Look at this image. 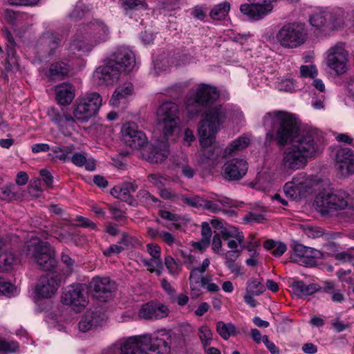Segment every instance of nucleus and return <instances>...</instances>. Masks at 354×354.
I'll return each mask as SVG.
<instances>
[{"label":"nucleus","mask_w":354,"mask_h":354,"mask_svg":"<svg viewBox=\"0 0 354 354\" xmlns=\"http://www.w3.org/2000/svg\"><path fill=\"white\" fill-rule=\"evenodd\" d=\"M218 97V91L215 87L201 84L185 102L189 118L198 114L201 106H207L201 115L202 119L198 128L200 145L203 149L210 147L215 142L216 133L229 115L225 106H212Z\"/></svg>","instance_id":"f257e3e1"},{"label":"nucleus","mask_w":354,"mask_h":354,"mask_svg":"<svg viewBox=\"0 0 354 354\" xmlns=\"http://www.w3.org/2000/svg\"><path fill=\"white\" fill-rule=\"evenodd\" d=\"M314 194L313 206L322 216L344 209L348 205V194L335 189L326 178L311 176V194Z\"/></svg>","instance_id":"f03ea898"},{"label":"nucleus","mask_w":354,"mask_h":354,"mask_svg":"<svg viewBox=\"0 0 354 354\" xmlns=\"http://www.w3.org/2000/svg\"><path fill=\"white\" fill-rule=\"evenodd\" d=\"M110 36L109 26L100 19L80 24L68 46V54H73L77 50L82 55H86L95 46L108 41Z\"/></svg>","instance_id":"7ed1b4c3"},{"label":"nucleus","mask_w":354,"mask_h":354,"mask_svg":"<svg viewBox=\"0 0 354 354\" xmlns=\"http://www.w3.org/2000/svg\"><path fill=\"white\" fill-rule=\"evenodd\" d=\"M169 334L165 329L153 333H146L124 337L116 342L109 348H118L119 354H157L160 348L168 347Z\"/></svg>","instance_id":"20e7f679"},{"label":"nucleus","mask_w":354,"mask_h":354,"mask_svg":"<svg viewBox=\"0 0 354 354\" xmlns=\"http://www.w3.org/2000/svg\"><path fill=\"white\" fill-rule=\"evenodd\" d=\"M263 125L267 130L266 142H270L274 139L273 129L279 125L274 138L280 145L288 144L294 133L306 127L295 115L282 111L266 113L263 120Z\"/></svg>","instance_id":"39448f33"},{"label":"nucleus","mask_w":354,"mask_h":354,"mask_svg":"<svg viewBox=\"0 0 354 354\" xmlns=\"http://www.w3.org/2000/svg\"><path fill=\"white\" fill-rule=\"evenodd\" d=\"M290 142L294 144L284 151L280 165L281 171L289 174L304 168L308 162L310 154V131L308 127L294 133Z\"/></svg>","instance_id":"423d86ee"},{"label":"nucleus","mask_w":354,"mask_h":354,"mask_svg":"<svg viewBox=\"0 0 354 354\" xmlns=\"http://www.w3.org/2000/svg\"><path fill=\"white\" fill-rule=\"evenodd\" d=\"M24 252L27 257L44 270H51L57 266L54 249L48 243L41 241L37 236H32L26 243Z\"/></svg>","instance_id":"0eeeda50"},{"label":"nucleus","mask_w":354,"mask_h":354,"mask_svg":"<svg viewBox=\"0 0 354 354\" xmlns=\"http://www.w3.org/2000/svg\"><path fill=\"white\" fill-rule=\"evenodd\" d=\"M156 119L165 137L174 135L180 122L178 106L171 102H164L157 109Z\"/></svg>","instance_id":"6e6552de"},{"label":"nucleus","mask_w":354,"mask_h":354,"mask_svg":"<svg viewBox=\"0 0 354 354\" xmlns=\"http://www.w3.org/2000/svg\"><path fill=\"white\" fill-rule=\"evenodd\" d=\"M102 104V98L99 93H86L76 100L73 106V115L77 120L87 122L98 112Z\"/></svg>","instance_id":"1a4fd4ad"},{"label":"nucleus","mask_w":354,"mask_h":354,"mask_svg":"<svg viewBox=\"0 0 354 354\" xmlns=\"http://www.w3.org/2000/svg\"><path fill=\"white\" fill-rule=\"evenodd\" d=\"M181 200L189 206L203 207L212 213L221 212L223 210V207L232 205V201L229 198L216 194H210L207 199H204L198 196H182Z\"/></svg>","instance_id":"9d476101"},{"label":"nucleus","mask_w":354,"mask_h":354,"mask_svg":"<svg viewBox=\"0 0 354 354\" xmlns=\"http://www.w3.org/2000/svg\"><path fill=\"white\" fill-rule=\"evenodd\" d=\"M276 39L283 48H297L305 41L303 28L296 23L286 24L277 32Z\"/></svg>","instance_id":"9b49d317"},{"label":"nucleus","mask_w":354,"mask_h":354,"mask_svg":"<svg viewBox=\"0 0 354 354\" xmlns=\"http://www.w3.org/2000/svg\"><path fill=\"white\" fill-rule=\"evenodd\" d=\"M64 304L69 306L74 311L83 310L88 303V293L84 284H75L67 287L62 296Z\"/></svg>","instance_id":"f8f14e48"},{"label":"nucleus","mask_w":354,"mask_h":354,"mask_svg":"<svg viewBox=\"0 0 354 354\" xmlns=\"http://www.w3.org/2000/svg\"><path fill=\"white\" fill-rule=\"evenodd\" d=\"M250 3H242L239 10L250 21H257L270 15L274 8L276 0H248Z\"/></svg>","instance_id":"ddd939ff"},{"label":"nucleus","mask_w":354,"mask_h":354,"mask_svg":"<svg viewBox=\"0 0 354 354\" xmlns=\"http://www.w3.org/2000/svg\"><path fill=\"white\" fill-rule=\"evenodd\" d=\"M348 53L343 43H338L331 46L327 51L326 65L338 75L344 74L347 71Z\"/></svg>","instance_id":"4468645a"},{"label":"nucleus","mask_w":354,"mask_h":354,"mask_svg":"<svg viewBox=\"0 0 354 354\" xmlns=\"http://www.w3.org/2000/svg\"><path fill=\"white\" fill-rule=\"evenodd\" d=\"M121 138L126 145L132 149H140L147 143L146 135L138 129L133 122L124 123L121 127Z\"/></svg>","instance_id":"2eb2a0df"},{"label":"nucleus","mask_w":354,"mask_h":354,"mask_svg":"<svg viewBox=\"0 0 354 354\" xmlns=\"http://www.w3.org/2000/svg\"><path fill=\"white\" fill-rule=\"evenodd\" d=\"M309 189L310 178L308 174L304 173L298 174L292 181L286 183L283 187L285 194L292 200L306 196Z\"/></svg>","instance_id":"dca6fc26"},{"label":"nucleus","mask_w":354,"mask_h":354,"mask_svg":"<svg viewBox=\"0 0 354 354\" xmlns=\"http://www.w3.org/2000/svg\"><path fill=\"white\" fill-rule=\"evenodd\" d=\"M334 164L338 174L348 177L354 174V153L346 147H340L335 153Z\"/></svg>","instance_id":"f3484780"},{"label":"nucleus","mask_w":354,"mask_h":354,"mask_svg":"<svg viewBox=\"0 0 354 354\" xmlns=\"http://www.w3.org/2000/svg\"><path fill=\"white\" fill-rule=\"evenodd\" d=\"M120 69L109 58L106 62L99 66L93 73V80L99 85H111L120 77Z\"/></svg>","instance_id":"a211bd4d"},{"label":"nucleus","mask_w":354,"mask_h":354,"mask_svg":"<svg viewBox=\"0 0 354 354\" xmlns=\"http://www.w3.org/2000/svg\"><path fill=\"white\" fill-rule=\"evenodd\" d=\"M248 169L247 161L241 158H232L223 166V177L228 180H239L246 174Z\"/></svg>","instance_id":"6ab92c4d"},{"label":"nucleus","mask_w":354,"mask_h":354,"mask_svg":"<svg viewBox=\"0 0 354 354\" xmlns=\"http://www.w3.org/2000/svg\"><path fill=\"white\" fill-rule=\"evenodd\" d=\"M61 283L60 277L56 274H47L39 279L35 293L39 297L50 298L57 291Z\"/></svg>","instance_id":"aec40b11"},{"label":"nucleus","mask_w":354,"mask_h":354,"mask_svg":"<svg viewBox=\"0 0 354 354\" xmlns=\"http://www.w3.org/2000/svg\"><path fill=\"white\" fill-rule=\"evenodd\" d=\"M106 319V315L99 310H88L79 322V330L83 333L95 330L105 325Z\"/></svg>","instance_id":"412c9836"},{"label":"nucleus","mask_w":354,"mask_h":354,"mask_svg":"<svg viewBox=\"0 0 354 354\" xmlns=\"http://www.w3.org/2000/svg\"><path fill=\"white\" fill-rule=\"evenodd\" d=\"M109 59L116 66L119 67L120 71L123 70L126 72H130L136 67L135 55L127 48H118L110 55Z\"/></svg>","instance_id":"4be33fe9"},{"label":"nucleus","mask_w":354,"mask_h":354,"mask_svg":"<svg viewBox=\"0 0 354 354\" xmlns=\"http://www.w3.org/2000/svg\"><path fill=\"white\" fill-rule=\"evenodd\" d=\"M133 95L134 88L131 82L120 83L109 100V104L113 107L125 106Z\"/></svg>","instance_id":"5701e85b"},{"label":"nucleus","mask_w":354,"mask_h":354,"mask_svg":"<svg viewBox=\"0 0 354 354\" xmlns=\"http://www.w3.org/2000/svg\"><path fill=\"white\" fill-rule=\"evenodd\" d=\"M317 68L311 64V86L319 91L317 95L314 93L311 103L315 109H322L324 108L326 86L323 80L317 78Z\"/></svg>","instance_id":"b1692460"},{"label":"nucleus","mask_w":354,"mask_h":354,"mask_svg":"<svg viewBox=\"0 0 354 354\" xmlns=\"http://www.w3.org/2000/svg\"><path fill=\"white\" fill-rule=\"evenodd\" d=\"M221 236L229 249L242 252L244 235L239 228L234 226L225 227L221 230Z\"/></svg>","instance_id":"393cba45"},{"label":"nucleus","mask_w":354,"mask_h":354,"mask_svg":"<svg viewBox=\"0 0 354 354\" xmlns=\"http://www.w3.org/2000/svg\"><path fill=\"white\" fill-rule=\"evenodd\" d=\"M188 62L187 59H180L176 60V57L170 56L166 53L158 55L153 62V69L151 73L155 75H160L162 72L167 71L174 65L180 66L186 64Z\"/></svg>","instance_id":"a878e982"},{"label":"nucleus","mask_w":354,"mask_h":354,"mask_svg":"<svg viewBox=\"0 0 354 354\" xmlns=\"http://www.w3.org/2000/svg\"><path fill=\"white\" fill-rule=\"evenodd\" d=\"M168 308L161 304L147 303L143 305L139 310L138 315L146 319H158L167 317Z\"/></svg>","instance_id":"bb28decb"},{"label":"nucleus","mask_w":354,"mask_h":354,"mask_svg":"<svg viewBox=\"0 0 354 354\" xmlns=\"http://www.w3.org/2000/svg\"><path fill=\"white\" fill-rule=\"evenodd\" d=\"M169 153L167 142L161 141L154 144L150 150L142 153L143 158L151 163H159L163 162Z\"/></svg>","instance_id":"cd10ccee"},{"label":"nucleus","mask_w":354,"mask_h":354,"mask_svg":"<svg viewBox=\"0 0 354 354\" xmlns=\"http://www.w3.org/2000/svg\"><path fill=\"white\" fill-rule=\"evenodd\" d=\"M89 286L90 288L97 294L96 297H102L103 294L111 293L116 289L115 282L108 277H94Z\"/></svg>","instance_id":"c85d7f7f"},{"label":"nucleus","mask_w":354,"mask_h":354,"mask_svg":"<svg viewBox=\"0 0 354 354\" xmlns=\"http://www.w3.org/2000/svg\"><path fill=\"white\" fill-rule=\"evenodd\" d=\"M210 265L208 258L205 259L201 265L191 270L189 275V286L192 292L198 295L201 284L202 274L206 271Z\"/></svg>","instance_id":"c756f323"},{"label":"nucleus","mask_w":354,"mask_h":354,"mask_svg":"<svg viewBox=\"0 0 354 354\" xmlns=\"http://www.w3.org/2000/svg\"><path fill=\"white\" fill-rule=\"evenodd\" d=\"M250 143V138L248 136H239L228 144L223 152V157L226 158L237 155L246 149Z\"/></svg>","instance_id":"7c9ffc66"},{"label":"nucleus","mask_w":354,"mask_h":354,"mask_svg":"<svg viewBox=\"0 0 354 354\" xmlns=\"http://www.w3.org/2000/svg\"><path fill=\"white\" fill-rule=\"evenodd\" d=\"M56 99L63 106L71 103L75 97V88L70 84H62L56 86Z\"/></svg>","instance_id":"2f4dec72"},{"label":"nucleus","mask_w":354,"mask_h":354,"mask_svg":"<svg viewBox=\"0 0 354 354\" xmlns=\"http://www.w3.org/2000/svg\"><path fill=\"white\" fill-rule=\"evenodd\" d=\"M326 144L324 132L317 128L311 127V158L321 154Z\"/></svg>","instance_id":"473e14b6"},{"label":"nucleus","mask_w":354,"mask_h":354,"mask_svg":"<svg viewBox=\"0 0 354 354\" xmlns=\"http://www.w3.org/2000/svg\"><path fill=\"white\" fill-rule=\"evenodd\" d=\"M20 258L11 250L0 254V271L7 272L15 269L20 263Z\"/></svg>","instance_id":"72a5a7b5"},{"label":"nucleus","mask_w":354,"mask_h":354,"mask_svg":"<svg viewBox=\"0 0 354 354\" xmlns=\"http://www.w3.org/2000/svg\"><path fill=\"white\" fill-rule=\"evenodd\" d=\"M292 261L308 267L310 265V251L305 245L300 243H295L293 247V254L291 256Z\"/></svg>","instance_id":"f704fd0d"},{"label":"nucleus","mask_w":354,"mask_h":354,"mask_svg":"<svg viewBox=\"0 0 354 354\" xmlns=\"http://www.w3.org/2000/svg\"><path fill=\"white\" fill-rule=\"evenodd\" d=\"M71 160L75 165L77 167L84 166L88 171H94L95 169L94 159L88 156L86 153H75Z\"/></svg>","instance_id":"c9c22d12"},{"label":"nucleus","mask_w":354,"mask_h":354,"mask_svg":"<svg viewBox=\"0 0 354 354\" xmlns=\"http://www.w3.org/2000/svg\"><path fill=\"white\" fill-rule=\"evenodd\" d=\"M231 5L227 1L215 5L209 12L210 17L214 20L225 19L230 10Z\"/></svg>","instance_id":"e433bc0d"},{"label":"nucleus","mask_w":354,"mask_h":354,"mask_svg":"<svg viewBox=\"0 0 354 354\" xmlns=\"http://www.w3.org/2000/svg\"><path fill=\"white\" fill-rule=\"evenodd\" d=\"M71 71L70 66L64 62L53 63L49 69V75L52 79L62 78L67 75Z\"/></svg>","instance_id":"4c0bfd02"},{"label":"nucleus","mask_w":354,"mask_h":354,"mask_svg":"<svg viewBox=\"0 0 354 354\" xmlns=\"http://www.w3.org/2000/svg\"><path fill=\"white\" fill-rule=\"evenodd\" d=\"M74 151L73 145L68 147L56 146L51 149V153L48 156L52 160L56 161L57 160L66 162L68 160V155L72 153Z\"/></svg>","instance_id":"58836bf2"},{"label":"nucleus","mask_w":354,"mask_h":354,"mask_svg":"<svg viewBox=\"0 0 354 354\" xmlns=\"http://www.w3.org/2000/svg\"><path fill=\"white\" fill-rule=\"evenodd\" d=\"M216 332L224 339H228L231 336L236 335L237 331L235 326L232 323H225L218 321L216 323Z\"/></svg>","instance_id":"ea45409f"},{"label":"nucleus","mask_w":354,"mask_h":354,"mask_svg":"<svg viewBox=\"0 0 354 354\" xmlns=\"http://www.w3.org/2000/svg\"><path fill=\"white\" fill-rule=\"evenodd\" d=\"M325 21V17L322 12L313 15L311 17V33L313 32L316 37H319L324 31Z\"/></svg>","instance_id":"a19ab883"},{"label":"nucleus","mask_w":354,"mask_h":354,"mask_svg":"<svg viewBox=\"0 0 354 354\" xmlns=\"http://www.w3.org/2000/svg\"><path fill=\"white\" fill-rule=\"evenodd\" d=\"M290 286L294 295L299 298H308L310 295L309 285L302 281H294Z\"/></svg>","instance_id":"79ce46f5"},{"label":"nucleus","mask_w":354,"mask_h":354,"mask_svg":"<svg viewBox=\"0 0 354 354\" xmlns=\"http://www.w3.org/2000/svg\"><path fill=\"white\" fill-rule=\"evenodd\" d=\"M61 40L60 35L50 32L45 34L41 38V42L49 46L50 48L49 55H54L55 50L58 47Z\"/></svg>","instance_id":"37998d69"},{"label":"nucleus","mask_w":354,"mask_h":354,"mask_svg":"<svg viewBox=\"0 0 354 354\" xmlns=\"http://www.w3.org/2000/svg\"><path fill=\"white\" fill-rule=\"evenodd\" d=\"M198 336L203 348L210 346L213 338V333L208 326L203 325L200 326L198 329Z\"/></svg>","instance_id":"c03bdc74"},{"label":"nucleus","mask_w":354,"mask_h":354,"mask_svg":"<svg viewBox=\"0 0 354 354\" xmlns=\"http://www.w3.org/2000/svg\"><path fill=\"white\" fill-rule=\"evenodd\" d=\"M122 8L127 12L139 10H146V4L138 0H120Z\"/></svg>","instance_id":"a18cd8bd"},{"label":"nucleus","mask_w":354,"mask_h":354,"mask_svg":"<svg viewBox=\"0 0 354 354\" xmlns=\"http://www.w3.org/2000/svg\"><path fill=\"white\" fill-rule=\"evenodd\" d=\"M266 290L263 284L257 279H250L247 282L245 292L259 296Z\"/></svg>","instance_id":"49530a36"},{"label":"nucleus","mask_w":354,"mask_h":354,"mask_svg":"<svg viewBox=\"0 0 354 354\" xmlns=\"http://www.w3.org/2000/svg\"><path fill=\"white\" fill-rule=\"evenodd\" d=\"M19 349V344L15 341L0 340V354H12Z\"/></svg>","instance_id":"de8ad7c7"},{"label":"nucleus","mask_w":354,"mask_h":354,"mask_svg":"<svg viewBox=\"0 0 354 354\" xmlns=\"http://www.w3.org/2000/svg\"><path fill=\"white\" fill-rule=\"evenodd\" d=\"M179 171L187 178H192L195 174L194 169L187 164V158H184L180 162H176Z\"/></svg>","instance_id":"09e8293b"},{"label":"nucleus","mask_w":354,"mask_h":354,"mask_svg":"<svg viewBox=\"0 0 354 354\" xmlns=\"http://www.w3.org/2000/svg\"><path fill=\"white\" fill-rule=\"evenodd\" d=\"M324 292L330 294L331 299L334 302H342L344 300V295L340 292L339 290L334 288V285L331 282H327L324 287Z\"/></svg>","instance_id":"8fccbe9b"},{"label":"nucleus","mask_w":354,"mask_h":354,"mask_svg":"<svg viewBox=\"0 0 354 354\" xmlns=\"http://www.w3.org/2000/svg\"><path fill=\"white\" fill-rule=\"evenodd\" d=\"M201 241L198 243L200 245H203V248H206L209 244L210 238L212 236V229L209 224L207 222L202 223L201 225Z\"/></svg>","instance_id":"3c124183"},{"label":"nucleus","mask_w":354,"mask_h":354,"mask_svg":"<svg viewBox=\"0 0 354 354\" xmlns=\"http://www.w3.org/2000/svg\"><path fill=\"white\" fill-rule=\"evenodd\" d=\"M111 194L115 198L120 200L128 201L130 198L129 191L127 189L124 184L113 187L111 190Z\"/></svg>","instance_id":"603ef678"},{"label":"nucleus","mask_w":354,"mask_h":354,"mask_svg":"<svg viewBox=\"0 0 354 354\" xmlns=\"http://www.w3.org/2000/svg\"><path fill=\"white\" fill-rule=\"evenodd\" d=\"M144 265L147 267L149 272H156L158 275L161 274L162 260H156L153 259H144L142 261Z\"/></svg>","instance_id":"864d4df0"},{"label":"nucleus","mask_w":354,"mask_h":354,"mask_svg":"<svg viewBox=\"0 0 354 354\" xmlns=\"http://www.w3.org/2000/svg\"><path fill=\"white\" fill-rule=\"evenodd\" d=\"M165 264L171 274L176 275L180 272V265L171 256L165 257Z\"/></svg>","instance_id":"5fc2aeb1"},{"label":"nucleus","mask_w":354,"mask_h":354,"mask_svg":"<svg viewBox=\"0 0 354 354\" xmlns=\"http://www.w3.org/2000/svg\"><path fill=\"white\" fill-rule=\"evenodd\" d=\"M137 197L139 201L146 204H151L152 203H156L158 200L147 190H140Z\"/></svg>","instance_id":"6e6d98bb"},{"label":"nucleus","mask_w":354,"mask_h":354,"mask_svg":"<svg viewBox=\"0 0 354 354\" xmlns=\"http://www.w3.org/2000/svg\"><path fill=\"white\" fill-rule=\"evenodd\" d=\"M14 286L3 278L0 277V295H13Z\"/></svg>","instance_id":"4d7b16f0"},{"label":"nucleus","mask_w":354,"mask_h":354,"mask_svg":"<svg viewBox=\"0 0 354 354\" xmlns=\"http://www.w3.org/2000/svg\"><path fill=\"white\" fill-rule=\"evenodd\" d=\"M147 250L148 253L151 257V259L156 260H161V249L160 246L154 243H149L147 245Z\"/></svg>","instance_id":"13d9d810"},{"label":"nucleus","mask_w":354,"mask_h":354,"mask_svg":"<svg viewBox=\"0 0 354 354\" xmlns=\"http://www.w3.org/2000/svg\"><path fill=\"white\" fill-rule=\"evenodd\" d=\"M222 236L221 234H216L213 236L212 243V250L214 252L221 254L222 252Z\"/></svg>","instance_id":"bf43d9fd"},{"label":"nucleus","mask_w":354,"mask_h":354,"mask_svg":"<svg viewBox=\"0 0 354 354\" xmlns=\"http://www.w3.org/2000/svg\"><path fill=\"white\" fill-rule=\"evenodd\" d=\"M149 181L159 189L162 188L165 185L166 178L157 174H149L148 176Z\"/></svg>","instance_id":"052dcab7"},{"label":"nucleus","mask_w":354,"mask_h":354,"mask_svg":"<svg viewBox=\"0 0 354 354\" xmlns=\"http://www.w3.org/2000/svg\"><path fill=\"white\" fill-rule=\"evenodd\" d=\"M4 17L8 23L15 25L19 20L20 15L12 10L7 9L4 11Z\"/></svg>","instance_id":"680f3d73"},{"label":"nucleus","mask_w":354,"mask_h":354,"mask_svg":"<svg viewBox=\"0 0 354 354\" xmlns=\"http://www.w3.org/2000/svg\"><path fill=\"white\" fill-rule=\"evenodd\" d=\"M335 258L343 263L351 262L354 260V254L351 251L348 250L335 254Z\"/></svg>","instance_id":"e2e57ef3"},{"label":"nucleus","mask_w":354,"mask_h":354,"mask_svg":"<svg viewBox=\"0 0 354 354\" xmlns=\"http://www.w3.org/2000/svg\"><path fill=\"white\" fill-rule=\"evenodd\" d=\"M241 251L230 250L223 252L221 255L224 256L225 263L235 262L241 255Z\"/></svg>","instance_id":"0e129e2a"},{"label":"nucleus","mask_w":354,"mask_h":354,"mask_svg":"<svg viewBox=\"0 0 354 354\" xmlns=\"http://www.w3.org/2000/svg\"><path fill=\"white\" fill-rule=\"evenodd\" d=\"M48 115L54 123L59 126L63 123V117L56 109L50 108L48 109Z\"/></svg>","instance_id":"69168bd1"},{"label":"nucleus","mask_w":354,"mask_h":354,"mask_svg":"<svg viewBox=\"0 0 354 354\" xmlns=\"http://www.w3.org/2000/svg\"><path fill=\"white\" fill-rule=\"evenodd\" d=\"M252 85L262 87L263 84L268 85L270 83L269 78L266 77L263 73H259L258 75L251 80Z\"/></svg>","instance_id":"338daca9"},{"label":"nucleus","mask_w":354,"mask_h":354,"mask_svg":"<svg viewBox=\"0 0 354 354\" xmlns=\"http://www.w3.org/2000/svg\"><path fill=\"white\" fill-rule=\"evenodd\" d=\"M159 237L161 238V239L169 245H172L174 243H178V241L171 233L166 231L160 232Z\"/></svg>","instance_id":"774afa93"}]
</instances>
